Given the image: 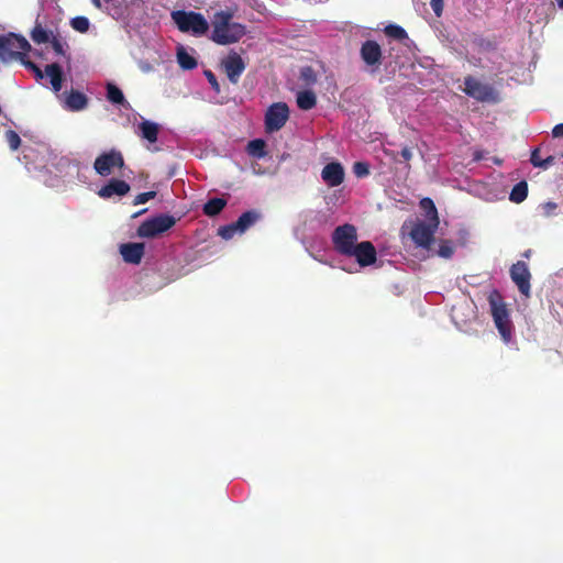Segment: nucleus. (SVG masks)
<instances>
[{"label":"nucleus","instance_id":"nucleus-42","mask_svg":"<svg viewBox=\"0 0 563 563\" xmlns=\"http://www.w3.org/2000/svg\"><path fill=\"white\" fill-rule=\"evenodd\" d=\"M430 5L437 16H441L443 12V0H430Z\"/></svg>","mask_w":563,"mask_h":563},{"label":"nucleus","instance_id":"nucleus-39","mask_svg":"<svg viewBox=\"0 0 563 563\" xmlns=\"http://www.w3.org/2000/svg\"><path fill=\"white\" fill-rule=\"evenodd\" d=\"M156 196V191H146V192H141L135 198H134V201L133 203L136 206V205H142V203H146L148 200L155 198Z\"/></svg>","mask_w":563,"mask_h":563},{"label":"nucleus","instance_id":"nucleus-20","mask_svg":"<svg viewBox=\"0 0 563 563\" xmlns=\"http://www.w3.org/2000/svg\"><path fill=\"white\" fill-rule=\"evenodd\" d=\"M87 97L78 90H70V92L66 97V106L68 109L73 111H79L85 109L87 107Z\"/></svg>","mask_w":563,"mask_h":563},{"label":"nucleus","instance_id":"nucleus-30","mask_svg":"<svg viewBox=\"0 0 563 563\" xmlns=\"http://www.w3.org/2000/svg\"><path fill=\"white\" fill-rule=\"evenodd\" d=\"M265 146L266 144L264 140L255 139L249 142L247 152L254 157L262 158L266 155Z\"/></svg>","mask_w":563,"mask_h":563},{"label":"nucleus","instance_id":"nucleus-31","mask_svg":"<svg viewBox=\"0 0 563 563\" xmlns=\"http://www.w3.org/2000/svg\"><path fill=\"white\" fill-rule=\"evenodd\" d=\"M384 33L394 40L404 41L408 40V33L406 30L397 24H389L384 29Z\"/></svg>","mask_w":563,"mask_h":563},{"label":"nucleus","instance_id":"nucleus-36","mask_svg":"<svg viewBox=\"0 0 563 563\" xmlns=\"http://www.w3.org/2000/svg\"><path fill=\"white\" fill-rule=\"evenodd\" d=\"M454 253V247L451 241H442L439 245L438 254L443 258H450Z\"/></svg>","mask_w":563,"mask_h":563},{"label":"nucleus","instance_id":"nucleus-18","mask_svg":"<svg viewBox=\"0 0 563 563\" xmlns=\"http://www.w3.org/2000/svg\"><path fill=\"white\" fill-rule=\"evenodd\" d=\"M262 219V212L256 209H251L243 212L238 220L235 221V225L240 230V234L244 233L251 227H253L258 220Z\"/></svg>","mask_w":563,"mask_h":563},{"label":"nucleus","instance_id":"nucleus-23","mask_svg":"<svg viewBox=\"0 0 563 563\" xmlns=\"http://www.w3.org/2000/svg\"><path fill=\"white\" fill-rule=\"evenodd\" d=\"M139 128L143 139L151 143H155L157 141L159 132V126L157 123L145 120L140 123Z\"/></svg>","mask_w":563,"mask_h":563},{"label":"nucleus","instance_id":"nucleus-35","mask_svg":"<svg viewBox=\"0 0 563 563\" xmlns=\"http://www.w3.org/2000/svg\"><path fill=\"white\" fill-rule=\"evenodd\" d=\"M5 140L12 151L18 150L21 144V139L19 134L13 130H8L5 132Z\"/></svg>","mask_w":563,"mask_h":563},{"label":"nucleus","instance_id":"nucleus-6","mask_svg":"<svg viewBox=\"0 0 563 563\" xmlns=\"http://www.w3.org/2000/svg\"><path fill=\"white\" fill-rule=\"evenodd\" d=\"M464 86L463 91L479 102L497 103L500 101L499 92L493 86L483 84L471 75L464 78Z\"/></svg>","mask_w":563,"mask_h":563},{"label":"nucleus","instance_id":"nucleus-29","mask_svg":"<svg viewBox=\"0 0 563 563\" xmlns=\"http://www.w3.org/2000/svg\"><path fill=\"white\" fill-rule=\"evenodd\" d=\"M48 43H51L56 55L64 57L67 62H70V55L67 53L69 46L65 41H63L58 35H54Z\"/></svg>","mask_w":563,"mask_h":563},{"label":"nucleus","instance_id":"nucleus-25","mask_svg":"<svg viewBox=\"0 0 563 563\" xmlns=\"http://www.w3.org/2000/svg\"><path fill=\"white\" fill-rule=\"evenodd\" d=\"M107 99L113 104H120L125 108L129 106L122 90L111 82L107 84Z\"/></svg>","mask_w":563,"mask_h":563},{"label":"nucleus","instance_id":"nucleus-10","mask_svg":"<svg viewBox=\"0 0 563 563\" xmlns=\"http://www.w3.org/2000/svg\"><path fill=\"white\" fill-rule=\"evenodd\" d=\"M510 277L511 280L518 287L520 294L527 298L530 297L531 273L528 268L527 263H525L523 261H518L517 263L512 264V266L510 267Z\"/></svg>","mask_w":563,"mask_h":563},{"label":"nucleus","instance_id":"nucleus-43","mask_svg":"<svg viewBox=\"0 0 563 563\" xmlns=\"http://www.w3.org/2000/svg\"><path fill=\"white\" fill-rule=\"evenodd\" d=\"M552 164H554V157L553 156H548L547 158L541 159V162L534 163V167H540V168L547 169Z\"/></svg>","mask_w":563,"mask_h":563},{"label":"nucleus","instance_id":"nucleus-8","mask_svg":"<svg viewBox=\"0 0 563 563\" xmlns=\"http://www.w3.org/2000/svg\"><path fill=\"white\" fill-rule=\"evenodd\" d=\"M289 119V108L285 102H275L265 113V130L267 133L279 131Z\"/></svg>","mask_w":563,"mask_h":563},{"label":"nucleus","instance_id":"nucleus-4","mask_svg":"<svg viewBox=\"0 0 563 563\" xmlns=\"http://www.w3.org/2000/svg\"><path fill=\"white\" fill-rule=\"evenodd\" d=\"M172 19L183 33L202 36L209 30L208 21L199 12L177 10L172 12Z\"/></svg>","mask_w":563,"mask_h":563},{"label":"nucleus","instance_id":"nucleus-41","mask_svg":"<svg viewBox=\"0 0 563 563\" xmlns=\"http://www.w3.org/2000/svg\"><path fill=\"white\" fill-rule=\"evenodd\" d=\"M558 209V203L548 201L542 205V211L545 217H551L555 213V210Z\"/></svg>","mask_w":563,"mask_h":563},{"label":"nucleus","instance_id":"nucleus-48","mask_svg":"<svg viewBox=\"0 0 563 563\" xmlns=\"http://www.w3.org/2000/svg\"><path fill=\"white\" fill-rule=\"evenodd\" d=\"M483 158L482 154L479 152H476L474 155L475 161H481Z\"/></svg>","mask_w":563,"mask_h":563},{"label":"nucleus","instance_id":"nucleus-9","mask_svg":"<svg viewBox=\"0 0 563 563\" xmlns=\"http://www.w3.org/2000/svg\"><path fill=\"white\" fill-rule=\"evenodd\" d=\"M123 166V155L117 150H110L109 152L100 154L93 163V168L100 176H108L111 174L112 168H122Z\"/></svg>","mask_w":563,"mask_h":563},{"label":"nucleus","instance_id":"nucleus-24","mask_svg":"<svg viewBox=\"0 0 563 563\" xmlns=\"http://www.w3.org/2000/svg\"><path fill=\"white\" fill-rule=\"evenodd\" d=\"M227 206V200L223 198H211L209 199L202 208V211L208 217L218 216Z\"/></svg>","mask_w":563,"mask_h":563},{"label":"nucleus","instance_id":"nucleus-28","mask_svg":"<svg viewBox=\"0 0 563 563\" xmlns=\"http://www.w3.org/2000/svg\"><path fill=\"white\" fill-rule=\"evenodd\" d=\"M527 196H528V184L526 180H522L512 187V189L510 191L509 199L512 202L520 203L523 200H526Z\"/></svg>","mask_w":563,"mask_h":563},{"label":"nucleus","instance_id":"nucleus-7","mask_svg":"<svg viewBox=\"0 0 563 563\" xmlns=\"http://www.w3.org/2000/svg\"><path fill=\"white\" fill-rule=\"evenodd\" d=\"M357 231L353 224L345 223L339 225L332 232V243L334 250L344 256H347L357 244Z\"/></svg>","mask_w":563,"mask_h":563},{"label":"nucleus","instance_id":"nucleus-14","mask_svg":"<svg viewBox=\"0 0 563 563\" xmlns=\"http://www.w3.org/2000/svg\"><path fill=\"white\" fill-rule=\"evenodd\" d=\"M437 228L438 227L433 225V222H430L429 224L419 222L411 229L410 236L417 245L429 247L433 241Z\"/></svg>","mask_w":563,"mask_h":563},{"label":"nucleus","instance_id":"nucleus-46","mask_svg":"<svg viewBox=\"0 0 563 563\" xmlns=\"http://www.w3.org/2000/svg\"><path fill=\"white\" fill-rule=\"evenodd\" d=\"M530 162L531 164L534 166V163L537 162H541V158L539 156V148H534L531 153V157H530Z\"/></svg>","mask_w":563,"mask_h":563},{"label":"nucleus","instance_id":"nucleus-47","mask_svg":"<svg viewBox=\"0 0 563 563\" xmlns=\"http://www.w3.org/2000/svg\"><path fill=\"white\" fill-rule=\"evenodd\" d=\"M91 2L97 9H102L101 0H91Z\"/></svg>","mask_w":563,"mask_h":563},{"label":"nucleus","instance_id":"nucleus-15","mask_svg":"<svg viewBox=\"0 0 563 563\" xmlns=\"http://www.w3.org/2000/svg\"><path fill=\"white\" fill-rule=\"evenodd\" d=\"M131 187L122 179L111 178L98 190V196L102 199H110L113 196L123 197L129 194Z\"/></svg>","mask_w":563,"mask_h":563},{"label":"nucleus","instance_id":"nucleus-27","mask_svg":"<svg viewBox=\"0 0 563 563\" xmlns=\"http://www.w3.org/2000/svg\"><path fill=\"white\" fill-rule=\"evenodd\" d=\"M420 208L424 211L426 217L433 222V225H439V217L435 205L431 198H422L420 200Z\"/></svg>","mask_w":563,"mask_h":563},{"label":"nucleus","instance_id":"nucleus-1","mask_svg":"<svg viewBox=\"0 0 563 563\" xmlns=\"http://www.w3.org/2000/svg\"><path fill=\"white\" fill-rule=\"evenodd\" d=\"M233 13L230 11L216 12L212 20L211 40L219 45L239 42L246 33L244 24L232 22Z\"/></svg>","mask_w":563,"mask_h":563},{"label":"nucleus","instance_id":"nucleus-37","mask_svg":"<svg viewBox=\"0 0 563 563\" xmlns=\"http://www.w3.org/2000/svg\"><path fill=\"white\" fill-rule=\"evenodd\" d=\"M21 64H22L24 67H26L27 69H30V70L34 74V76H35V78H36V79H42V78L44 77V73H43V70H42V69H41V68H40L35 63L31 62V60L27 58V56H25V57L22 59Z\"/></svg>","mask_w":563,"mask_h":563},{"label":"nucleus","instance_id":"nucleus-5","mask_svg":"<svg viewBox=\"0 0 563 563\" xmlns=\"http://www.w3.org/2000/svg\"><path fill=\"white\" fill-rule=\"evenodd\" d=\"M177 222L174 216L161 213L153 218L146 219L137 228V235L144 239H154L168 230Z\"/></svg>","mask_w":563,"mask_h":563},{"label":"nucleus","instance_id":"nucleus-49","mask_svg":"<svg viewBox=\"0 0 563 563\" xmlns=\"http://www.w3.org/2000/svg\"><path fill=\"white\" fill-rule=\"evenodd\" d=\"M559 8L563 9V0H555Z\"/></svg>","mask_w":563,"mask_h":563},{"label":"nucleus","instance_id":"nucleus-40","mask_svg":"<svg viewBox=\"0 0 563 563\" xmlns=\"http://www.w3.org/2000/svg\"><path fill=\"white\" fill-rule=\"evenodd\" d=\"M203 74H205V76H206V78H207L208 82H209V84H210V86L212 87V89H213L217 93H219V92H220V85H219V82H218V80H217L216 75H214L211 70H209V69L205 70V71H203Z\"/></svg>","mask_w":563,"mask_h":563},{"label":"nucleus","instance_id":"nucleus-44","mask_svg":"<svg viewBox=\"0 0 563 563\" xmlns=\"http://www.w3.org/2000/svg\"><path fill=\"white\" fill-rule=\"evenodd\" d=\"M552 135L553 137H563V123L556 124L552 129Z\"/></svg>","mask_w":563,"mask_h":563},{"label":"nucleus","instance_id":"nucleus-16","mask_svg":"<svg viewBox=\"0 0 563 563\" xmlns=\"http://www.w3.org/2000/svg\"><path fill=\"white\" fill-rule=\"evenodd\" d=\"M344 168L338 162L327 164L321 172L322 180L329 187L340 186L344 181Z\"/></svg>","mask_w":563,"mask_h":563},{"label":"nucleus","instance_id":"nucleus-21","mask_svg":"<svg viewBox=\"0 0 563 563\" xmlns=\"http://www.w3.org/2000/svg\"><path fill=\"white\" fill-rule=\"evenodd\" d=\"M296 101L300 110L308 111L316 107L317 97L312 90H302L297 93Z\"/></svg>","mask_w":563,"mask_h":563},{"label":"nucleus","instance_id":"nucleus-19","mask_svg":"<svg viewBox=\"0 0 563 563\" xmlns=\"http://www.w3.org/2000/svg\"><path fill=\"white\" fill-rule=\"evenodd\" d=\"M45 75L49 77L52 88L58 92L63 86V69L57 63H52L45 66Z\"/></svg>","mask_w":563,"mask_h":563},{"label":"nucleus","instance_id":"nucleus-50","mask_svg":"<svg viewBox=\"0 0 563 563\" xmlns=\"http://www.w3.org/2000/svg\"><path fill=\"white\" fill-rule=\"evenodd\" d=\"M494 163L497 165H500L503 163V161L500 158L495 157Z\"/></svg>","mask_w":563,"mask_h":563},{"label":"nucleus","instance_id":"nucleus-34","mask_svg":"<svg viewBox=\"0 0 563 563\" xmlns=\"http://www.w3.org/2000/svg\"><path fill=\"white\" fill-rule=\"evenodd\" d=\"M236 233H240V230L235 225V222L222 225L218 229V235L223 240H231Z\"/></svg>","mask_w":563,"mask_h":563},{"label":"nucleus","instance_id":"nucleus-22","mask_svg":"<svg viewBox=\"0 0 563 563\" xmlns=\"http://www.w3.org/2000/svg\"><path fill=\"white\" fill-rule=\"evenodd\" d=\"M54 35L53 31L44 29L37 21L30 33L32 41L38 45L48 43Z\"/></svg>","mask_w":563,"mask_h":563},{"label":"nucleus","instance_id":"nucleus-17","mask_svg":"<svg viewBox=\"0 0 563 563\" xmlns=\"http://www.w3.org/2000/svg\"><path fill=\"white\" fill-rule=\"evenodd\" d=\"M144 249L142 243H124L120 246V253L124 262L140 264L144 255Z\"/></svg>","mask_w":563,"mask_h":563},{"label":"nucleus","instance_id":"nucleus-3","mask_svg":"<svg viewBox=\"0 0 563 563\" xmlns=\"http://www.w3.org/2000/svg\"><path fill=\"white\" fill-rule=\"evenodd\" d=\"M30 49V43L22 35L9 33L0 36V60L4 64L14 60L21 63Z\"/></svg>","mask_w":563,"mask_h":563},{"label":"nucleus","instance_id":"nucleus-12","mask_svg":"<svg viewBox=\"0 0 563 563\" xmlns=\"http://www.w3.org/2000/svg\"><path fill=\"white\" fill-rule=\"evenodd\" d=\"M362 60L374 70L382 65L383 52L380 45L373 40L365 41L360 49Z\"/></svg>","mask_w":563,"mask_h":563},{"label":"nucleus","instance_id":"nucleus-2","mask_svg":"<svg viewBox=\"0 0 563 563\" xmlns=\"http://www.w3.org/2000/svg\"><path fill=\"white\" fill-rule=\"evenodd\" d=\"M488 303L494 323L503 341L509 343L512 339L514 324L501 294L496 289L492 290L488 295Z\"/></svg>","mask_w":563,"mask_h":563},{"label":"nucleus","instance_id":"nucleus-26","mask_svg":"<svg viewBox=\"0 0 563 563\" xmlns=\"http://www.w3.org/2000/svg\"><path fill=\"white\" fill-rule=\"evenodd\" d=\"M177 62L184 70H192L197 67V59L189 55L187 51L181 46L177 49Z\"/></svg>","mask_w":563,"mask_h":563},{"label":"nucleus","instance_id":"nucleus-45","mask_svg":"<svg viewBox=\"0 0 563 563\" xmlns=\"http://www.w3.org/2000/svg\"><path fill=\"white\" fill-rule=\"evenodd\" d=\"M400 155L406 162H409L412 157V152L409 147L406 146L401 150Z\"/></svg>","mask_w":563,"mask_h":563},{"label":"nucleus","instance_id":"nucleus-38","mask_svg":"<svg viewBox=\"0 0 563 563\" xmlns=\"http://www.w3.org/2000/svg\"><path fill=\"white\" fill-rule=\"evenodd\" d=\"M353 173L356 177H366L369 175V165L365 162H356L353 165Z\"/></svg>","mask_w":563,"mask_h":563},{"label":"nucleus","instance_id":"nucleus-11","mask_svg":"<svg viewBox=\"0 0 563 563\" xmlns=\"http://www.w3.org/2000/svg\"><path fill=\"white\" fill-rule=\"evenodd\" d=\"M347 257H355L360 266L366 267L376 262L377 252L372 242L363 241L353 247Z\"/></svg>","mask_w":563,"mask_h":563},{"label":"nucleus","instance_id":"nucleus-32","mask_svg":"<svg viewBox=\"0 0 563 563\" xmlns=\"http://www.w3.org/2000/svg\"><path fill=\"white\" fill-rule=\"evenodd\" d=\"M300 80L303 82L305 86H313L318 81L317 74L314 69L311 66H305L300 70Z\"/></svg>","mask_w":563,"mask_h":563},{"label":"nucleus","instance_id":"nucleus-13","mask_svg":"<svg viewBox=\"0 0 563 563\" xmlns=\"http://www.w3.org/2000/svg\"><path fill=\"white\" fill-rule=\"evenodd\" d=\"M222 66L232 84H238L241 75L246 68L243 58L234 51H231L228 56L222 60Z\"/></svg>","mask_w":563,"mask_h":563},{"label":"nucleus","instance_id":"nucleus-33","mask_svg":"<svg viewBox=\"0 0 563 563\" xmlns=\"http://www.w3.org/2000/svg\"><path fill=\"white\" fill-rule=\"evenodd\" d=\"M71 27L80 33H86L89 30L90 22L86 16H75L70 20Z\"/></svg>","mask_w":563,"mask_h":563}]
</instances>
